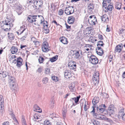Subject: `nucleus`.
<instances>
[{
	"label": "nucleus",
	"instance_id": "nucleus-1",
	"mask_svg": "<svg viewBox=\"0 0 125 125\" xmlns=\"http://www.w3.org/2000/svg\"><path fill=\"white\" fill-rule=\"evenodd\" d=\"M13 26L11 21L8 20H5L3 25L1 26L2 29L4 31H10V28Z\"/></svg>",
	"mask_w": 125,
	"mask_h": 125
},
{
	"label": "nucleus",
	"instance_id": "nucleus-2",
	"mask_svg": "<svg viewBox=\"0 0 125 125\" xmlns=\"http://www.w3.org/2000/svg\"><path fill=\"white\" fill-rule=\"evenodd\" d=\"M99 73L98 71H95L94 72L92 77L93 81L95 84H98L99 79Z\"/></svg>",
	"mask_w": 125,
	"mask_h": 125
},
{
	"label": "nucleus",
	"instance_id": "nucleus-3",
	"mask_svg": "<svg viewBox=\"0 0 125 125\" xmlns=\"http://www.w3.org/2000/svg\"><path fill=\"white\" fill-rule=\"evenodd\" d=\"M90 62L93 65H96L98 62V60L97 57L93 55H92L89 56H88Z\"/></svg>",
	"mask_w": 125,
	"mask_h": 125
},
{
	"label": "nucleus",
	"instance_id": "nucleus-4",
	"mask_svg": "<svg viewBox=\"0 0 125 125\" xmlns=\"http://www.w3.org/2000/svg\"><path fill=\"white\" fill-rule=\"evenodd\" d=\"M35 19V22L34 23L35 25H37L39 26L40 24H42L43 21H44L43 17L41 15H36Z\"/></svg>",
	"mask_w": 125,
	"mask_h": 125
},
{
	"label": "nucleus",
	"instance_id": "nucleus-5",
	"mask_svg": "<svg viewBox=\"0 0 125 125\" xmlns=\"http://www.w3.org/2000/svg\"><path fill=\"white\" fill-rule=\"evenodd\" d=\"M42 49V51L45 52H47L50 50V48L49 46L48 43L46 42H43Z\"/></svg>",
	"mask_w": 125,
	"mask_h": 125
},
{
	"label": "nucleus",
	"instance_id": "nucleus-6",
	"mask_svg": "<svg viewBox=\"0 0 125 125\" xmlns=\"http://www.w3.org/2000/svg\"><path fill=\"white\" fill-rule=\"evenodd\" d=\"M88 21L90 24L93 25L95 24L97 21V19L94 15L90 16L88 19Z\"/></svg>",
	"mask_w": 125,
	"mask_h": 125
},
{
	"label": "nucleus",
	"instance_id": "nucleus-7",
	"mask_svg": "<svg viewBox=\"0 0 125 125\" xmlns=\"http://www.w3.org/2000/svg\"><path fill=\"white\" fill-rule=\"evenodd\" d=\"M74 11V10L73 6L69 7L68 8H66L65 10V13L67 15L73 13Z\"/></svg>",
	"mask_w": 125,
	"mask_h": 125
},
{
	"label": "nucleus",
	"instance_id": "nucleus-8",
	"mask_svg": "<svg viewBox=\"0 0 125 125\" xmlns=\"http://www.w3.org/2000/svg\"><path fill=\"white\" fill-rule=\"evenodd\" d=\"M8 78L9 82L10 83H13V84H11L12 87L15 88L16 85L14 84V83L15 82V79L14 77L10 75H8Z\"/></svg>",
	"mask_w": 125,
	"mask_h": 125
},
{
	"label": "nucleus",
	"instance_id": "nucleus-9",
	"mask_svg": "<svg viewBox=\"0 0 125 125\" xmlns=\"http://www.w3.org/2000/svg\"><path fill=\"white\" fill-rule=\"evenodd\" d=\"M43 4V1L41 0L38 1V0H36L34 5L36 9H39L40 8L42 7Z\"/></svg>",
	"mask_w": 125,
	"mask_h": 125
},
{
	"label": "nucleus",
	"instance_id": "nucleus-10",
	"mask_svg": "<svg viewBox=\"0 0 125 125\" xmlns=\"http://www.w3.org/2000/svg\"><path fill=\"white\" fill-rule=\"evenodd\" d=\"M36 17V15H29L28 17L27 20L30 23H32L34 22L35 23Z\"/></svg>",
	"mask_w": 125,
	"mask_h": 125
},
{
	"label": "nucleus",
	"instance_id": "nucleus-11",
	"mask_svg": "<svg viewBox=\"0 0 125 125\" xmlns=\"http://www.w3.org/2000/svg\"><path fill=\"white\" fill-rule=\"evenodd\" d=\"M73 52H74L73 51ZM72 56L75 59H77V60H79L81 58V55L79 54L78 51H75L74 54L72 55Z\"/></svg>",
	"mask_w": 125,
	"mask_h": 125
},
{
	"label": "nucleus",
	"instance_id": "nucleus-12",
	"mask_svg": "<svg viewBox=\"0 0 125 125\" xmlns=\"http://www.w3.org/2000/svg\"><path fill=\"white\" fill-rule=\"evenodd\" d=\"M105 0H103V10H104L105 12H108V11L109 10V4L108 5V6H107V4L105 3L104 2V1Z\"/></svg>",
	"mask_w": 125,
	"mask_h": 125
},
{
	"label": "nucleus",
	"instance_id": "nucleus-13",
	"mask_svg": "<svg viewBox=\"0 0 125 125\" xmlns=\"http://www.w3.org/2000/svg\"><path fill=\"white\" fill-rule=\"evenodd\" d=\"M96 52L97 54L100 55H101L103 53V49L101 47H97L96 49Z\"/></svg>",
	"mask_w": 125,
	"mask_h": 125
},
{
	"label": "nucleus",
	"instance_id": "nucleus-14",
	"mask_svg": "<svg viewBox=\"0 0 125 125\" xmlns=\"http://www.w3.org/2000/svg\"><path fill=\"white\" fill-rule=\"evenodd\" d=\"M64 76L66 78H69L71 76V74L70 72L66 70L64 72Z\"/></svg>",
	"mask_w": 125,
	"mask_h": 125
},
{
	"label": "nucleus",
	"instance_id": "nucleus-15",
	"mask_svg": "<svg viewBox=\"0 0 125 125\" xmlns=\"http://www.w3.org/2000/svg\"><path fill=\"white\" fill-rule=\"evenodd\" d=\"M18 50V48L16 46H12L10 49L11 52L12 54H15L16 53Z\"/></svg>",
	"mask_w": 125,
	"mask_h": 125
},
{
	"label": "nucleus",
	"instance_id": "nucleus-16",
	"mask_svg": "<svg viewBox=\"0 0 125 125\" xmlns=\"http://www.w3.org/2000/svg\"><path fill=\"white\" fill-rule=\"evenodd\" d=\"M123 48L122 44H120L117 46L116 47L115 51L116 52H120L121 51Z\"/></svg>",
	"mask_w": 125,
	"mask_h": 125
},
{
	"label": "nucleus",
	"instance_id": "nucleus-17",
	"mask_svg": "<svg viewBox=\"0 0 125 125\" xmlns=\"http://www.w3.org/2000/svg\"><path fill=\"white\" fill-rule=\"evenodd\" d=\"M60 42L64 44H66L68 43L67 39L64 37H62L60 39Z\"/></svg>",
	"mask_w": 125,
	"mask_h": 125
},
{
	"label": "nucleus",
	"instance_id": "nucleus-18",
	"mask_svg": "<svg viewBox=\"0 0 125 125\" xmlns=\"http://www.w3.org/2000/svg\"><path fill=\"white\" fill-rule=\"evenodd\" d=\"M75 20V18L73 16H70L68 18V22L69 24H73Z\"/></svg>",
	"mask_w": 125,
	"mask_h": 125
},
{
	"label": "nucleus",
	"instance_id": "nucleus-19",
	"mask_svg": "<svg viewBox=\"0 0 125 125\" xmlns=\"http://www.w3.org/2000/svg\"><path fill=\"white\" fill-rule=\"evenodd\" d=\"M99 98L98 97H95L94 98L92 101V103L94 105L98 103L99 101Z\"/></svg>",
	"mask_w": 125,
	"mask_h": 125
},
{
	"label": "nucleus",
	"instance_id": "nucleus-20",
	"mask_svg": "<svg viewBox=\"0 0 125 125\" xmlns=\"http://www.w3.org/2000/svg\"><path fill=\"white\" fill-rule=\"evenodd\" d=\"M102 21L106 22H108L109 21V18L106 16V15H104L101 17Z\"/></svg>",
	"mask_w": 125,
	"mask_h": 125
},
{
	"label": "nucleus",
	"instance_id": "nucleus-21",
	"mask_svg": "<svg viewBox=\"0 0 125 125\" xmlns=\"http://www.w3.org/2000/svg\"><path fill=\"white\" fill-rule=\"evenodd\" d=\"M122 4L120 2H116L115 4V7L116 9L120 10L121 8Z\"/></svg>",
	"mask_w": 125,
	"mask_h": 125
},
{
	"label": "nucleus",
	"instance_id": "nucleus-22",
	"mask_svg": "<svg viewBox=\"0 0 125 125\" xmlns=\"http://www.w3.org/2000/svg\"><path fill=\"white\" fill-rule=\"evenodd\" d=\"M83 103H84V109L85 111H86L87 110V109L88 108V106H87V105H88V102H87L85 100H83Z\"/></svg>",
	"mask_w": 125,
	"mask_h": 125
},
{
	"label": "nucleus",
	"instance_id": "nucleus-23",
	"mask_svg": "<svg viewBox=\"0 0 125 125\" xmlns=\"http://www.w3.org/2000/svg\"><path fill=\"white\" fill-rule=\"evenodd\" d=\"M94 9V6L93 4L91 3L89 4L88 7V12L91 11L93 10Z\"/></svg>",
	"mask_w": 125,
	"mask_h": 125
},
{
	"label": "nucleus",
	"instance_id": "nucleus-24",
	"mask_svg": "<svg viewBox=\"0 0 125 125\" xmlns=\"http://www.w3.org/2000/svg\"><path fill=\"white\" fill-rule=\"evenodd\" d=\"M69 68L71 69H75L76 68V65H71V62H69L68 64Z\"/></svg>",
	"mask_w": 125,
	"mask_h": 125
},
{
	"label": "nucleus",
	"instance_id": "nucleus-25",
	"mask_svg": "<svg viewBox=\"0 0 125 125\" xmlns=\"http://www.w3.org/2000/svg\"><path fill=\"white\" fill-rule=\"evenodd\" d=\"M0 105H1L3 106L4 105V99L3 96L1 95H0Z\"/></svg>",
	"mask_w": 125,
	"mask_h": 125
},
{
	"label": "nucleus",
	"instance_id": "nucleus-26",
	"mask_svg": "<svg viewBox=\"0 0 125 125\" xmlns=\"http://www.w3.org/2000/svg\"><path fill=\"white\" fill-rule=\"evenodd\" d=\"M23 60L22 58L20 57H19L18 58H17V60H15L13 62V63H15L16 62H22Z\"/></svg>",
	"mask_w": 125,
	"mask_h": 125
},
{
	"label": "nucleus",
	"instance_id": "nucleus-27",
	"mask_svg": "<svg viewBox=\"0 0 125 125\" xmlns=\"http://www.w3.org/2000/svg\"><path fill=\"white\" fill-rule=\"evenodd\" d=\"M8 36L10 40H12L14 38V35L12 33L10 34L9 33H8Z\"/></svg>",
	"mask_w": 125,
	"mask_h": 125
},
{
	"label": "nucleus",
	"instance_id": "nucleus-28",
	"mask_svg": "<svg viewBox=\"0 0 125 125\" xmlns=\"http://www.w3.org/2000/svg\"><path fill=\"white\" fill-rule=\"evenodd\" d=\"M25 30V29L23 28L22 27H21L20 30L17 31V33L18 34H21Z\"/></svg>",
	"mask_w": 125,
	"mask_h": 125
},
{
	"label": "nucleus",
	"instance_id": "nucleus-29",
	"mask_svg": "<svg viewBox=\"0 0 125 125\" xmlns=\"http://www.w3.org/2000/svg\"><path fill=\"white\" fill-rule=\"evenodd\" d=\"M58 57V56L57 55H56L55 56L53 57L52 58H51L50 61L51 62H53L57 59Z\"/></svg>",
	"mask_w": 125,
	"mask_h": 125
},
{
	"label": "nucleus",
	"instance_id": "nucleus-30",
	"mask_svg": "<svg viewBox=\"0 0 125 125\" xmlns=\"http://www.w3.org/2000/svg\"><path fill=\"white\" fill-rule=\"evenodd\" d=\"M104 44L102 41H100L97 42V47H101V46H102Z\"/></svg>",
	"mask_w": 125,
	"mask_h": 125
},
{
	"label": "nucleus",
	"instance_id": "nucleus-31",
	"mask_svg": "<svg viewBox=\"0 0 125 125\" xmlns=\"http://www.w3.org/2000/svg\"><path fill=\"white\" fill-rule=\"evenodd\" d=\"M2 75V77L3 78L7 76L8 77V75H10V74L7 72H3Z\"/></svg>",
	"mask_w": 125,
	"mask_h": 125
},
{
	"label": "nucleus",
	"instance_id": "nucleus-32",
	"mask_svg": "<svg viewBox=\"0 0 125 125\" xmlns=\"http://www.w3.org/2000/svg\"><path fill=\"white\" fill-rule=\"evenodd\" d=\"M100 94L101 95L103 96V97L104 98H106L108 97V95L107 94L105 93H100Z\"/></svg>",
	"mask_w": 125,
	"mask_h": 125
},
{
	"label": "nucleus",
	"instance_id": "nucleus-33",
	"mask_svg": "<svg viewBox=\"0 0 125 125\" xmlns=\"http://www.w3.org/2000/svg\"><path fill=\"white\" fill-rule=\"evenodd\" d=\"M44 59L42 56L39 57L38 59L39 62L40 63H42L44 61Z\"/></svg>",
	"mask_w": 125,
	"mask_h": 125
},
{
	"label": "nucleus",
	"instance_id": "nucleus-34",
	"mask_svg": "<svg viewBox=\"0 0 125 125\" xmlns=\"http://www.w3.org/2000/svg\"><path fill=\"white\" fill-rule=\"evenodd\" d=\"M80 97V96H79L77 97L76 98L74 97L72 98V99L74 101L75 103H77L78 102Z\"/></svg>",
	"mask_w": 125,
	"mask_h": 125
},
{
	"label": "nucleus",
	"instance_id": "nucleus-35",
	"mask_svg": "<svg viewBox=\"0 0 125 125\" xmlns=\"http://www.w3.org/2000/svg\"><path fill=\"white\" fill-rule=\"evenodd\" d=\"M21 121L23 125L26 124L24 117L23 116H22Z\"/></svg>",
	"mask_w": 125,
	"mask_h": 125
},
{
	"label": "nucleus",
	"instance_id": "nucleus-36",
	"mask_svg": "<svg viewBox=\"0 0 125 125\" xmlns=\"http://www.w3.org/2000/svg\"><path fill=\"white\" fill-rule=\"evenodd\" d=\"M21 121L23 125L26 124L24 117L23 116H22Z\"/></svg>",
	"mask_w": 125,
	"mask_h": 125
},
{
	"label": "nucleus",
	"instance_id": "nucleus-37",
	"mask_svg": "<svg viewBox=\"0 0 125 125\" xmlns=\"http://www.w3.org/2000/svg\"><path fill=\"white\" fill-rule=\"evenodd\" d=\"M52 79L55 82H57L58 80V78L56 76H52Z\"/></svg>",
	"mask_w": 125,
	"mask_h": 125
},
{
	"label": "nucleus",
	"instance_id": "nucleus-38",
	"mask_svg": "<svg viewBox=\"0 0 125 125\" xmlns=\"http://www.w3.org/2000/svg\"><path fill=\"white\" fill-rule=\"evenodd\" d=\"M36 1V0H28L27 2L30 4L33 3L34 4L35 2Z\"/></svg>",
	"mask_w": 125,
	"mask_h": 125
},
{
	"label": "nucleus",
	"instance_id": "nucleus-39",
	"mask_svg": "<svg viewBox=\"0 0 125 125\" xmlns=\"http://www.w3.org/2000/svg\"><path fill=\"white\" fill-rule=\"evenodd\" d=\"M44 125H51V123L48 120H45L44 122Z\"/></svg>",
	"mask_w": 125,
	"mask_h": 125
},
{
	"label": "nucleus",
	"instance_id": "nucleus-40",
	"mask_svg": "<svg viewBox=\"0 0 125 125\" xmlns=\"http://www.w3.org/2000/svg\"><path fill=\"white\" fill-rule=\"evenodd\" d=\"M48 79L46 77L44 78L42 80V82L43 83L46 84L48 82Z\"/></svg>",
	"mask_w": 125,
	"mask_h": 125
},
{
	"label": "nucleus",
	"instance_id": "nucleus-41",
	"mask_svg": "<svg viewBox=\"0 0 125 125\" xmlns=\"http://www.w3.org/2000/svg\"><path fill=\"white\" fill-rule=\"evenodd\" d=\"M9 113L12 117H13L14 116V115L12 112V110L11 109L9 110Z\"/></svg>",
	"mask_w": 125,
	"mask_h": 125
},
{
	"label": "nucleus",
	"instance_id": "nucleus-42",
	"mask_svg": "<svg viewBox=\"0 0 125 125\" xmlns=\"http://www.w3.org/2000/svg\"><path fill=\"white\" fill-rule=\"evenodd\" d=\"M0 107L1 108L0 109V114L2 115V114L3 110L4 109V105H3V106H1V105H0Z\"/></svg>",
	"mask_w": 125,
	"mask_h": 125
},
{
	"label": "nucleus",
	"instance_id": "nucleus-43",
	"mask_svg": "<svg viewBox=\"0 0 125 125\" xmlns=\"http://www.w3.org/2000/svg\"><path fill=\"white\" fill-rule=\"evenodd\" d=\"M17 66L18 67L20 68L21 66L22 65V62H17Z\"/></svg>",
	"mask_w": 125,
	"mask_h": 125
},
{
	"label": "nucleus",
	"instance_id": "nucleus-44",
	"mask_svg": "<svg viewBox=\"0 0 125 125\" xmlns=\"http://www.w3.org/2000/svg\"><path fill=\"white\" fill-rule=\"evenodd\" d=\"M92 123L93 125H100L99 122L96 121H94Z\"/></svg>",
	"mask_w": 125,
	"mask_h": 125
},
{
	"label": "nucleus",
	"instance_id": "nucleus-45",
	"mask_svg": "<svg viewBox=\"0 0 125 125\" xmlns=\"http://www.w3.org/2000/svg\"><path fill=\"white\" fill-rule=\"evenodd\" d=\"M63 13V10L62 9H61L59 10L58 11V14L59 15H62Z\"/></svg>",
	"mask_w": 125,
	"mask_h": 125
},
{
	"label": "nucleus",
	"instance_id": "nucleus-46",
	"mask_svg": "<svg viewBox=\"0 0 125 125\" xmlns=\"http://www.w3.org/2000/svg\"><path fill=\"white\" fill-rule=\"evenodd\" d=\"M50 69L49 68H46L45 69V73L47 74H48L50 73Z\"/></svg>",
	"mask_w": 125,
	"mask_h": 125
},
{
	"label": "nucleus",
	"instance_id": "nucleus-47",
	"mask_svg": "<svg viewBox=\"0 0 125 125\" xmlns=\"http://www.w3.org/2000/svg\"><path fill=\"white\" fill-rule=\"evenodd\" d=\"M103 116L100 114H98L97 118L100 119H103L104 118Z\"/></svg>",
	"mask_w": 125,
	"mask_h": 125
},
{
	"label": "nucleus",
	"instance_id": "nucleus-48",
	"mask_svg": "<svg viewBox=\"0 0 125 125\" xmlns=\"http://www.w3.org/2000/svg\"><path fill=\"white\" fill-rule=\"evenodd\" d=\"M36 46H38L40 45V42L37 41H36L34 43Z\"/></svg>",
	"mask_w": 125,
	"mask_h": 125
},
{
	"label": "nucleus",
	"instance_id": "nucleus-49",
	"mask_svg": "<svg viewBox=\"0 0 125 125\" xmlns=\"http://www.w3.org/2000/svg\"><path fill=\"white\" fill-rule=\"evenodd\" d=\"M94 38L92 37H90L89 38V40L92 42H94V41H97L96 39H94Z\"/></svg>",
	"mask_w": 125,
	"mask_h": 125
},
{
	"label": "nucleus",
	"instance_id": "nucleus-50",
	"mask_svg": "<svg viewBox=\"0 0 125 125\" xmlns=\"http://www.w3.org/2000/svg\"><path fill=\"white\" fill-rule=\"evenodd\" d=\"M92 46L91 45L88 44H86L85 46V48H91L93 49V48L92 47Z\"/></svg>",
	"mask_w": 125,
	"mask_h": 125
},
{
	"label": "nucleus",
	"instance_id": "nucleus-51",
	"mask_svg": "<svg viewBox=\"0 0 125 125\" xmlns=\"http://www.w3.org/2000/svg\"><path fill=\"white\" fill-rule=\"evenodd\" d=\"M105 110L104 108H99L98 109V110L101 113H102Z\"/></svg>",
	"mask_w": 125,
	"mask_h": 125
},
{
	"label": "nucleus",
	"instance_id": "nucleus-52",
	"mask_svg": "<svg viewBox=\"0 0 125 125\" xmlns=\"http://www.w3.org/2000/svg\"><path fill=\"white\" fill-rule=\"evenodd\" d=\"M66 111L65 109L64 110V109L63 110V112H62V114L64 117L65 116L66 114Z\"/></svg>",
	"mask_w": 125,
	"mask_h": 125
},
{
	"label": "nucleus",
	"instance_id": "nucleus-53",
	"mask_svg": "<svg viewBox=\"0 0 125 125\" xmlns=\"http://www.w3.org/2000/svg\"><path fill=\"white\" fill-rule=\"evenodd\" d=\"M115 110L110 109V115H111L114 114Z\"/></svg>",
	"mask_w": 125,
	"mask_h": 125
},
{
	"label": "nucleus",
	"instance_id": "nucleus-54",
	"mask_svg": "<svg viewBox=\"0 0 125 125\" xmlns=\"http://www.w3.org/2000/svg\"><path fill=\"white\" fill-rule=\"evenodd\" d=\"M12 117L13 119V120L14 121V122H15V123H16V125H18V123L16 118H15L14 116Z\"/></svg>",
	"mask_w": 125,
	"mask_h": 125
},
{
	"label": "nucleus",
	"instance_id": "nucleus-55",
	"mask_svg": "<svg viewBox=\"0 0 125 125\" xmlns=\"http://www.w3.org/2000/svg\"><path fill=\"white\" fill-rule=\"evenodd\" d=\"M42 71V68L41 67L39 68L37 70V72L39 73H41Z\"/></svg>",
	"mask_w": 125,
	"mask_h": 125
},
{
	"label": "nucleus",
	"instance_id": "nucleus-56",
	"mask_svg": "<svg viewBox=\"0 0 125 125\" xmlns=\"http://www.w3.org/2000/svg\"><path fill=\"white\" fill-rule=\"evenodd\" d=\"M37 40V39L34 37H32L31 38V41L33 43H34Z\"/></svg>",
	"mask_w": 125,
	"mask_h": 125
},
{
	"label": "nucleus",
	"instance_id": "nucleus-57",
	"mask_svg": "<svg viewBox=\"0 0 125 125\" xmlns=\"http://www.w3.org/2000/svg\"><path fill=\"white\" fill-rule=\"evenodd\" d=\"M54 98L53 97H52V98L51 99L50 103H53L54 104Z\"/></svg>",
	"mask_w": 125,
	"mask_h": 125
},
{
	"label": "nucleus",
	"instance_id": "nucleus-58",
	"mask_svg": "<svg viewBox=\"0 0 125 125\" xmlns=\"http://www.w3.org/2000/svg\"><path fill=\"white\" fill-rule=\"evenodd\" d=\"M110 109L113 110H115V107L114 105H110Z\"/></svg>",
	"mask_w": 125,
	"mask_h": 125
},
{
	"label": "nucleus",
	"instance_id": "nucleus-59",
	"mask_svg": "<svg viewBox=\"0 0 125 125\" xmlns=\"http://www.w3.org/2000/svg\"><path fill=\"white\" fill-rule=\"evenodd\" d=\"M113 4L111 3H110V11L112 10L113 9Z\"/></svg>",
	"mask_w": 125,
	"mask_h": 125
},
{
	"label": "nucleus",
	"instance_id": "nucleus-60",
	"mask_svg": "<svg viewBox=\"0 0 125 125\" xmlns=\"http://www.w3.org/2000/svg\"><path fill=\"white\" fill-rule=\"evenodd\" d=\"M98 38L100 40H102L103 39V37L102 35L99 34L98 35Z\"/></svg>",
	"mask_w": 125,
	"mask_h": 125
},
{
	"label": "nucleus",
	"instance_id": "nucleus-61",
	"mask_svg": "<svg viewBox=\"0 0 125 125\" xmlns=\"http://www.w3.org/2000/svg\"><path fill=\"white\" fill-rule=\"evenodd\" d=\"M95 107L94 106V105H93L92 107V108H93V110L91 112V113H94L95 112V109H94V108Z\"/></svg>",
	"mask_w": 125,
	"mask_h": 125
},
{
	"label": "nucleus",
	"instance_id": "nucleus-62",
	"mask_svg": "<svg viewBox=\"0 0 125 125\" xmlns=\"http://www.w3.org/2000/svg\"><path fill=\"white\" fill-rule=\"evenodd\" d=\"M124 30L123 29H120L119 33L120 34H122L123 32L124 31Z\"/></svg>",
	"mask_w": 125,
	"mask_h": 125
},
{
	"label": "nucleus",
	"instance_id": "nucleus-63",
	"mask_svg": "<svg viewBox=\"0 0 125 125\" xmlns=\"http://www.w3.org/2000/svg\"><path fill=\"white\" fill-rule=\"evenodd\" d=\"M36 108V110L39 109V107L37 105H35L34 106V108Z\"/></svg>",
	"mask_w": 125,
	"mask_h": 125
},
{
	"label": "nucleus",
	"instance_id": "nucleus-64",
	"mask_svg": "<svg viewBox=\"0 0 125 125\" xmlns=\"http://www.w3.org/2000/svg\"><path fill=\"white\" fill-rule=\"evenodd\" d=\"M54 104H52L50 103V106L51 107V108H52L54 106Z\"/></svg>",
	"mask_w": 125,
	"mask_h": 125
}]
</instances>
